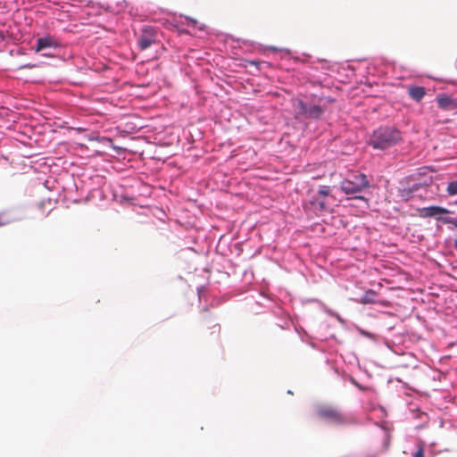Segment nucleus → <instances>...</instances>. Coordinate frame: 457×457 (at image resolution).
Returning a JSON list of instances; mask_svg holds the SVG:
<instances>
[{"label":"nucleus","instance_id":"f257e3e1","mask_svg":"<svg viewBox=\"0 0 457 457\" xmlns=\"http://www.w3.org/2000/svg\"><path fill=\"white\" fill-rule=\"evenodd\" d=\"M401 141V132L394 127L386 126L374 130L369 144L375 149L385 150Z\"/></svg>","mask_w":457,"mask_h":457},{"label":"nucleus","instance_id":"f03ea898","mask_svg":"<svg viewBox=\"0 0 457 457\" xmlns=\"http://www.w3.org/2000/svg\"><path fill=\"white\" fill-rule=\"evenodd\" d=\"M370 181L367 176L362 173L353 174L352 177L344 179L340 184L341 190L345 195H354L362 192L370 187Z\"/></svg>","mask_w":457,"mask_h":457},{"label":"nucleus","instance_id":"7ed1b4c3","mask_svg":"<svg viewBox=\"0 0 457 457\" xmlns=\"http://www.w3.org/2000/svg\"><path fill=\"white\" fill-rule=\"evenodd\" d=\"M320 418L336 425L346 423L345 416L337 408L329 405H321L317 408Z\"/></svg>","mask_w":457,"mask_h":457},{"label":"nucleus","instance_id":"20e7f679","mask_svg":"<svg viewBox=\"0 0 457 457\" xmlns=\"http://www.w3.org/2000/svg\"><path fill=\"white\" fill-rule=\"evenodd\" d=\"M157 42V29L154 27H145L138 37L137 44L140 50L144 51Z\"/></svg>","mask_w":457,"mask_h":457},{"label":"nucleus","instance_id":"39448f33","mask_svg":"<svg viewBox=\"0 0 457 457\" xmlns=\"http://www.w3.org/2000/svg\"><path fill=\"white\" fill-rule=\"evenodd\" d=\"M299 114L308 119H320L324 113V108L318 104H308L302 100L298 101Z\"/></svg>","mask_w":457,"mask_h":457},{"label":"nucleus","instance_id":"423d86ee","mask_svg":"<svg viewBox=\"0 0 457 457\" xmlns=\"http://www.w3.org/2000/svg\"><path fill=\"white\" fill-rule=\"evenodd\" d=\"M452 212L446 208L437 206V205H432L428 207H423L421 209H419V216L420 218H431L434 217L436 219V217H439L441 215L449 214Z\"/></svg>","mask_w":457,"mask_h":457},{"label":"nucleus","instance_id":"0eeeda50","mask_svg":"<svg viewBox=\"0 0 457 457\" xmlns=\"http://www.w3.org/2000/svg\"><path fill=\"white\" fill-rule=\"evenodd\" d=\"M59 45L60 44L57 42V40H55L53 37L48 35L44 37H39L37 40L35 51L38 53L46 48L57 47L59 46Z\"/></svg>","mask_w":457,"mask_h":457},{"label":"nucleus","instance_id":"6e6552de","mask_svg":"<svg viewBox=\"0 0 457 457\" xmlns=\"http://www.w3.org/2000/svg\"><path fill=\"white\" fill-rule=\"evenodd\" d=\"M438 106L443 110L452 111L456 108V104L453 98L447 96H438L436 98Z\"/></svg>","mask_w":457,"mask_h":457},{"label":"nucleus","instance_id":"1a4fd4ad","mask_svg":"<svg viewBox=\"0 0 457 457\" xmlns=\"http://www.w3.org/2000/svg\"><path fill=\"white\" fill-rule=\"evenodd\" d=\"M408 94L413 100L420 102L426 95V90L423 87H410Z\"/></svg>","mask_w":457,"mask_h":457},{"label":"nucleus","instance_id":"9d476101","mask_svg":"<svg viewBox=\"0 0 457 457\" xmlns=\"http://www.w3.org/2000/svg\"><path fill=\"white\" fill-rule=\"evenodd\" d=\"M445 192L450 196L457 195V179H453L447 183Z\"/></svg>","mask_w":457,"mask_h":457},{"label":"nucleus","instance_id":"9b49d317","mask_svg":"<svg viewBox=\"0 0 457 457\" xmlns=\"http://www.w3.org/2000/svg\"><path fill=\"white\" fill-rule=\"evenodd\" d=\"M436 220L444 224H449L454 228H457V217H448L441 215L439 217H436Z\"/></svg>","mask_w":457,"mask_h":457},{"label":"nucleus","instance_id":"f8f14e48","mask_svg":"<svg viewBox=\"0 0 457 457\" xmlns=\"http://www.w3.org/2000/svg\"><path fill=\"white\" fill-rule=\"evenodd\" d=\"M376 293L373 290L367 291L361 298L362 303H371L375 302Z\"/></svg>","mask_w":457,"mask_h":457},{"label":"nucleus","instance_id":"ddd939ff","mask_svg":"<svg viewBox=\"0 0 457 457\" xmlns=\"http://www.w3.org/2000/svg\"><path fill=\"white\" fill-rule=\"evenodd\" d=\"M412 192V188H403L399 190V195L401 196L402 199L408 201L411 197Z\"/></svg>","mask_w":457,"mask_h":457},{"label":"nucleus","instance_id":"4468645a","mask_svg":"<svg viewBox=\"0 0 457 457\" xmlns=\"http://www.w3.org/2000/svg\"><path fill=\"white\" fill-rule=\"evenodd\" d=\"M319 195H321V196H327L330 194V187L328 186H320L319 187V191H318Z\"/></svg>","mask_w":457,"mask_h":457},{"label":"nucleus","instance_id":"2eb2a0df","mask_svg":"<svg viewBox=\"0 0 457 457\" xmlns=\"http://www.w3.org/2000/svg\"><path fill=\"white\" fill-rule=\"evenodd\" d=\"M413 457H424L423 448L419 447L418 451L414 453Z\"/></svg>","mask_w":457,"mask_h":457},{"label":"nucleus","instance_id":"dca6fc26","mask_svg":"<svg viewBox=\"0 0 457 457\" xmlns=\"http://www.w3.org/2000/svg\"><path fill=\"white\" fill-rule=\"evenodd\" d=\"M318 205H319V209L320 211H325L327 209V205H326V203L324 201L319 202Z\"/></svg>","mask_w":457,"mask_h":457},{"label":"nucleus","instance_id":"f3484780","mask_svg":"<svg viewBox=\"0 0 457 457\" xmlns=\"http://www.w3.org/2000/svg\"><path fill=\"white\" fill-rule=\"evenodd\" d=\"M353 199H359V200H361L363 202L366 203V204L368 205V199L365 198L364 196H361V195H357V196H354Z\"/></svg>","mask_w":457,"mask_h":457},{"label":"nucleus","instance_id":"a211bd4d","mask_svg":"<svg viewBox=\"0 0 457 457\" xmlns=\"http://www.w3.org/2000/svg\"><path fill=\"white\" fill-rule=\"evenodd\" d=\"M23 67H24V68H33V67H34V65H32V64H26V65H24Z\"/></svg>","mask_w":457,"mask_h":457},{"label":"nucleus","instance_id":"6ab92c4d","mask_svg":"<svg viewBox=\"0 0 457 457\" xmlns=\"http://www.w3.org/2000/svg\"><path fill=\"white\" fill-rule=\"evenodd\" d=\"M454 247L457 250V239L454 241Z\"/></svg>","mask_w":457,"mask_h":457},{"label":"nucleus","instance_id":"aec40b11","mask_svg":"<svg viewBox=\"0 0 457 457\" xmlns=\"http://www.w3.org/2000/svg\"><path fill=\"white\" fill-rule=\"evenodd\" d=\"M328 101L329 103H333V102H334V100H333V99H328Z\"/></svg>","mask_w":457,"mask_h":457}]
</instances>
